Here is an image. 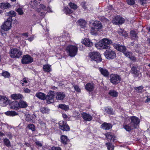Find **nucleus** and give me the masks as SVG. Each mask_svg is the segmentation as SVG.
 Instances as JSON below:
<instances>
[{"instance_id": "473e14b6", "label": "nucleus", "mask_w": 150, "mask_h": 150, "mask_svg": "<svg viewBox=\"0 0 150 150\" xmlns=\"http://www.w3.org/2000/svg\"><path fill=\"white\" fill-rule=\"evenodd\" d=\"M43 70L45 72L49 73L52 71L51 65L49 64H45L43 65Z\"/></svg>"}, {"instance_id": "39448f33", "label": "nucleus", "mask_w": 150, "mask_h": 150, "mask_svg": "<svg viewBox=\"0 0 150 150\" xmlns=\"http://www.w3.org/2000/svg\"><path fill=\"white\" fill-rule=\"evenodd\" d=\"M110 78V82L114 85H117L122 80L121 76L117 74H111Z\"/></svg>"}, {"instance_id": "69168bd1", "label": "nucleus", "mask_w": 150, "mask_h": 150, "mask_svg": "<svg viewBox=\"0 0 150 150\" xmlns=\"http://www.w3.org/2000/svg\"><path fill=\"white\" fill-rule=\"evenodd\" d=\"M30 115H29V116L28 115L26 117V119H25V120L26 121H30V122L31 121L32 119L30 118Z\"/></svg>"}, {"instance_id": "423d86ee", "label": "nucleus", "mask_w": 150, "mask_h": 150, "mask_svg": "<svg viewBox=\"0 0 150 150\" xmlns=\"http://www.w3.org/2000/svg\"><path fill=\"white\" fill-rule=\"evenodd\" d=\"M10 56L13 58H19L22 54V52L16 48L11 49L9 51Z\"/></svg>"}, {"instance_id": "dca6fc26", "label": "nucleus", "mask_w": 150, "mask_h": 150, "mask_svg": "<svg viewBox=\"0 0 150 150\" xmlns=\"http://www.w3.org/2000/svg\"><path fill=\"white\" fill-rule=\"evenodd\" d=\"M95 84L93 82L87 83L85 86V88L89 92L92 91L94 89Z\"/></svg>"}, {"instance_id": "72a5a7b5", "label": "nucleus", "mask_w": 150, "mask_h": 150, "mask_svg": "<svg viewBox=\"0 0 150 150\" xmlns=\"http://www.w3.org/2000/svg\"><path fill=\"white\" fill-rule=\"evenodd\" d=\"M36 96L38 98L44 100L46 99L45 94L43 93L39 92L36 93Z\"/></svg>"}, {"instance_id": "bb28decb", "label": "nucleus", "mask_w": 150, "mask_h": 150, "mask_svg": "<svg viewBox=\"0 0 150 150\" xmlns=\"http://www.w3.org/2000/svg\"><path fill=\"white\" fill-rule=\"evenodd\" d=\"M56 94V99L58 100H62L65 96V93L62 92H57Z\"/></svg>"}, {"instance_id": "de8ad7c7", "label": "nucleus", "mask_w": 150, "mask_h": 150, "mask_svg": "<svg viewBox=\"0 0 150 150\" xmlns=\"http://www.w3.org/2000/svg\"><path fill=\"white\" fill-rule=\"evenodd\" d=\"M28 128L33 131H35V127L34 125L32 124H29L27 125Z\"/></svg>"}, {"instance_id": "a878e982", "label": "nucleus", "mask_w": 150, "mask_h": 150, "mask_svg": "<svg viewBox=\"0 0 150 150\" xmlns=\"http://www.w3.org/2000/svg\"><path fill=\"white\" fill-rule=\"evenodd\" d=\"M123 127L128 132H129L133 129H135L130 123L128 124H126L125 122L124 123L123 125Z\"/></svg>"}, {"instance_id": "ddd939ff", "label": "nucleus", "mask_w": 150, "mask_h": 150, "mask_svg": "<svg viewBox=\"0 0 150 150\" xmlns=\"http://www.w3.org/2000/svg\"><path fill=\"white\" fill-rule=\"evenodd\" d=\"M10 100L5 96L0 95V105L2 106H5L8 105Z\"/></svg>"}, {"instance_id": "a211bd4d", "label": "nucleus", "mask_w": 150, "mask_h": 150, "mask_svg": "<svg viewBox=\"0 0 150 150\" xmlns=\"http://www.w3.org/2000/svg\"><path fill=\"white\" fill-rule=\"evenodd\" d=\"M98 70L100 74L103 76L105 77H108L110 75V73L108 70L105 68L99 67Z\"/></svg>"}, {"instance_id": "7c9ffc66", "label": "nucleus", "mask_w": 150, "mask_h": 150, "mask_svg": "<svg viewBox=\"0 0 150 150\" xmlns=\"http://www.w3.org/2000/svg\"><path fill=\"white\" fill-rule=\"evenodd\" d=\"M11 6L10 4L8 2H3L0 4V8L2 9L9 8Z\"/></svg>"}, {"instance_id": "f03ea898", "label": "nucleus", "mask_w": 150, "mask_h": 150, "mask_svg": "<svg viewBox=\"0 0 150 150\" xmlns=\"http://www.w3.org/2000/svg\"><path fill=\"white\" fill-rule=\"evenodd\" d=\"M93 26L91 29V33L92 35H96L97 32L102 28V23L99 21H95L93 24Z\"/></svg>"}, {"instance_id": "9b49d317", "label": "nucleus", "mask_w": 150, "mask_h": 150, "mask_svg": "<svg viewBox=\"0 0 150 150\" xmlns=\"http://www.w3.org/2000/svg\"><path fill=\"white\" fill-rule=\"evenodd\" d=\"M12 21L7 19L1 26V29L4 31H7L11 27Z\"/></svg>"}, {"instance_id": "1a4fd4ad", "label": "nucleus", "mask_w": 150, "mask_h": 150, "mask_svg": "<svg viewBox=\"0 0 150 150\" xmlns=\"http://www.w3.org/2000/svg\"><path fill=\"white\" fill-rule=\"evenodd\" d=\"M129 119L131 120L130 123L135 129L137 128L140 122L139 119L135 116H131L130 117Z\"/></svg>"}, {"instance_id": "20e7f679", "label": "nucleus", "mask_w": 150, "mask_h": 150, "mask_svg": "<svg viewBox=\"0 0 150 150\" xmlns=\"http://www.w3.org/2000/svg\"><path fill=\"white\" fill-rule=\"evenodd\" d=\"M89 57L91 60L96 62L98 63L102 61V59L100 54L97 52H90L89 54Z\"/></svg>"}, {"instance_id": "0eeeda50", "label": "nucleus", "mask_w": 150, "mask_h": 150, "mask_svg": "<svg viewBox=\"0 0 150 150\" xmlns=\"http://www.w3.org/2000/svg\"><path fill=\"white\" fill-rule=\"evenodd\" d=\"M104 54L106 58L109 59H114L116 57L115 51L110 49L107 50Z\"/></svg>"}, {"instance_id": "338daca9", "label": "nucleus", "mask_w": 150, "mask_h": 150, "mask_svg": "<svg viewBox=\"0 0 150 150\" xmlns=\"http://www.w3.org/2000/svg\"><path fill=\"white\" fill-rule=\"evenodd\" d=\"M1 35L4 37H5L6 36V33L4 31H1Z\"/></svg>"}, {"instance_id": "4468645a", "label": "nucleus", "mask_w": 150, "mask_h": 150, "mask_svg": "<svg viewBox=\"0 0 150 150\" xmlns=\"http://www.w3.org/2000/svg\"><path fill=\"white\" fill-rule=\"evenodd\" d=\"M112 45L115 49L118 51L123 53V54L127 50L126 47L125 46L121 45L115 43H113L112 44Z\"/></svg>"}, {"instance_id": "ea45409f", "label": "nucleus", "mask_w": 150, "mask_h": 150, "mask_svg": "<svg viewBox=\"0 0 150 150\" xmlns=\"http://www.w3.org/2000/svg\"><path fill=\"white\" fill-rule=\"evenodd\" d=\"M105 145L107 146L108 150H114V145L111 142H108L105 143Z\"/></svg>"}, {"instance_id": "c756f323", "label": "nucleus", "mask_w": 150, "mask_h": 150, "mask_svg": "<svg viewBox=\"0 0 150 150\" xmlns=\"http://www.w3.org/2000/svg\"><path fill=\"white\" fill-rule=\"evenodd\" d=\"M105 112L107 114L111 115H114V112L113 109L110 106L105 107L104 108Z\"/></svg>"}, {"instance_id": "bf43d9fd", "label": "nucleus", "mask_w": 150, "mask_h": 150, "mask_svg": "<svg viewBox=\"0 0 150 150\" xmlns=\"http://www.w3.org/2000/svg\"><path fill=\"white\" fill-rule=\"evenodd\" d=\"M139 2L141 3L142 5H144L146 3V1L147 0H138Z\"/></svg>"}, {"instance_id": "603ef678", "label": "nucleus", "mask_w": 150, "mask_h": 150, "mask_svg": "<svg viewBox=\"0 0 150 150\" xmlns=\"http://www.w3.org/2000/svg\"><path fill=\"white\" fill-rule=\"evenodd\" d=\"M119 34L125 37V38L127 37L128 35V33H126L124 31H123L122 32H119Z\"/></svg>"}, {"instance_id": "f3484780", "label": "nucleus", "mask_w": 150, "mask_h": 150, "mask_svg": "<svg viewBox=\"0 0 150 150\" xmlns=\"http://www.w3.org/2000/svg\"><path fill=\"white\" fill-rule=\"evenodd\" d=\"M10 97L12 99L16 100H23L24 99V97L23 95L20 93H15L11 95Z\"/></svg>"}, {"instance_id": "e433bc0d", "label": "nucleus", "mask_w": 150, "mask_h": 150, "mask_svg": "<svg viewBox=\"0 0 150 150\" xmlns=\"http://www.w3.org/2000/svg\"><path fill=\"white\" fill-rule=\"evenodd\" d=\"M58 107L63 110L66 111L69 110V106L65 104H59L58 105Z\"/></svg>"}, {"instance_id": "6ab92c4d", "label": "nucleus", "mask_w": 150, "mask_h": 150, "mask_svg": "<svg viewBox=\"0 0 150 150\" xmlns=\"http://www.w3.org/2000/svg\"><path fill=\"white\" fill-rule=\"evenodd\" d=\"M124 54L126 57L128 58L134 62H136L137 58L131 52L126 51Z\"/></svg>"}, {"instance_id": "49530a36", "label": "nucleus", "mask_w": 150, "mask_h": 150, "mask_svg": "<svg viewBox=\"0 0 150 150\" xmlns=\"http://www.w3.org/2000/svg\"><path fill=\"white\" fill-rule=\"evenodd\" d=\"M1 76H4L5 78H9L11 76L10 73L6 71L2 72L1 73Z\"/></svg>"}, {"instance_id": "4be33fe9", "label": "nucleus", "mask_w": 150, "mask_h": 150, "mask_svg": "<svg viewBox=\"0 0 150 150\" xmlns=\"http://www.w3.org/2000/svg\"><path fill=\"white\" fill-rule=\"evenodd\" d=\"M60 142L64 145L68 144L70 142V140L67 136L65 135H62L60 137Z\"/></svg>"}, {"instance_id": "79ce46f5", "label": "nucleus", "mask_w": 150, "mask_h": 150, "mask_svg": "<svg viewBox=\"0 0 150 150\" xmlns=\"http://www.w3.org/2000/svg\"><path fill=\"white\" fill-rule=\"evenodd\" d=\"M68 5L71 9H73L74 10H76L78 7V6L76 4L73 2H70L69 3Z\"/></svg>"}, {"instance_id": "58836bf2", "label": "nucleus", "mask_w": 150, "mask_h": 150, "mask_svg": "<svg viewBox=\"0 0 150 150\" xmlns=\"http://www.w3.org/2000/svg\"><path fill=\"white\" fill-rule=\"evenodd\" d=\"M4 145L7 147H11V149L13 148V147L11 144V143L8 139L7 138H5L4 139Z\"/></svg>"}, {"instance_id": "393cba45", "label": "nucleus", "mask_w": 150, "mask_h": 150, "mask_svg": "<svg viewBox=\"0 0 150 150\" xmlns=\"http://www.w3.org/2000/svg\"><path fill=\"white\" fill-rule=\"evenodd\" d=\"M112 127V125L110 123L104 122L100 125V128L104 130H108L110 129Z\"/></svg>"}, {"instance_id": "c03bdc74", "label": "nucleus", "mask_w": 150, "mask_h": 150, "mask_svg": "<svg viewBox=\"0 0 150 150\" xmlns=\"http://www.w3.org/2000/svg\"><path fill=\"white\" fill-rule=\"evenodd\" d=\"M143 88V87L142 86H139V87H135L134 88V89L137 92L141 93H142Z\"/></svg>"}, {"instance_id": "052dcab7", "label": "nucleus", "mask_w": 150, "mask_h": 150, "mask_svg": "<svg viewBox=\"0 0 150 150\" xmlns=\"http://www.w3.org/2000/svg\"><path fill=\"white\" fill-rule=\"evenodd\" d=\"M24 91L25 93H29L30 92L31 90L28 88H25L24 89Z\"/></svg>"}, {"instance_id": "8fccbe9b", "label": "nucleus", "mask_w": 150, "mask_h": 150, "mask_svg": "<svg viewBox=\"0 0 150 150\" xmlns=\"http://www.w3.org/2000/svg\"><path fill=\"white\" fill-rule=\"evenodd\" d=\"M127 4L129 5L132 6L135 4L134 0H126Z\"/></svg>"}, {"instance_id": "09e8293b", "label": "nucleus", "mask_w": 150, "mask_h": 150, "mask_svg": "<svg viewBox=\"0 0 150 150\" xmlns=\"http://www.w3.org/2000/svg\"><path fill=\"white\" fill-rule=\"evenodd\" d=\"M15 11L20 15H22L24 13L23 10L20 7L18 8L17 9H16Z\"/></svg>"}, {"instance_id": "f704fd0d", "label": "nucleus", "mask_w": 150, "mask_h": 150, "mask_svg": "<svg viewBox=\"0 0 150 150\" xmlns=\"http://www.w3.org/2000/svg\"><path fill=\"white\" fill-rule=\"evenodd\" d=\"M131 71L132 74H134V77H136L138 76L139 74L137 69V68L135 66H133L131 68Z\"/></svg>"}, {"instance_id": "0e129e2a", "label": "nucleus", "mask_w": 150, "mask_h": 150, "mask_svg": "<svg viewBox=\"0 0 150 150\" xmlns=\"http://www.w3.org/2000/svg\"><path fill=\"white\" fill-rule=\"evenodd\" d=\"M146 99L145 102L146 103H148L150 101V96H146Z\"/></svg>"}, {"instance_id": "b1692460", "label": "nucleus", "mask_w": 150, "mask_h": 150, "mask_svg": "<svg viewBox=\"0 0 150 150\" xmlns=\"http://www.w3.org/2000/svg\"><path fill=\"white\" fill-rule=\"evenodd\" d=\"M18 104V102L16 100L10 102L9 103L11 108L14 110H19V105Z\"/></svg>"}, {"instance_id": "680f3d73", "label": "nucleus", "mask_w": 150, "mask_h": 150, "mask_svg": "<svg viewBox=\"0 0 150 150\" xmlns=\"http://www.w3.org/2000/svg\"><path fill=\"white\" fill-rule=\"evenodd\" d=\"M35 144L39 147H41L42 146V144L39 141L35 142Z\"/></svg>"}, {"instance_id": "9d476101", "label": "nucleus", "mask_w": 150, "mask_h": 150, "mask_svg": "<svg viewBox=\"0 0 150 150\" xmlns=\"http://www.w3.org/2000/svg\"><path fill=\"white\" fill-rule=\"evenodd\" d=\"M59 128L63 131H68L70 130V127L66 122L60 121L59 122Z\"/></svg>"}, {"instance_id": "412c9836", "label": "nucleus", "mask_w": 150, "mask_h": 150, "mask_svg": "<svg viewBox=\"0 0 150 150\" xmlns=\"http://www.w3.org/2000/svg\"><path fill=\"white\" fill-rule=\"evenodd\" d=\"M107 140L111 142H113L115 140V135L111 132H108L105 134Z\"/></svg>"}, {"instance_id": "6e6d98bb", "label": "nucleus", "mask_w": 150, "mask_h": 150, "mask_svg": "<svg viewBox=\"0 0 150 150\" xmlns=\"http://www.w3.org/2000/svg\"><path fill=\"white\" fill-rule=\"evenodd\" d=\"M81 5L82 7L85 9H86L87 8L86 7V2L85 1L82 2L81 4Z\"/></svg>"}, {"instance_id": "c9c22d12", "label": "nucleus", "mask_w": 150, "mask_h": 150, "mask_svg": "<svg viewBox=\"0 0 150 150\" xmlns=\"http://www.w3.org/2000/svg\"><path fill=\"white\" fill-rule=\"evenodd\" d=\"M108 94L112 97H116L118 96V93L115 90H110L109 91Z\"/></svg>"}, {"instance_id": "f257e3e1", "label": "nucleus", "mask_w": 150, "mask_h": 150, "mask_svg": "<svg viewBox=\"0 0 150 150\" xmlns=\"http://www.w3.org/2000/svg\"><path fill=\"white\" fill-rule=\"evenodd\" d=\"M113 44L112 41L108 39L104 38L95 44L96 47L98 49H107L109 48V45Z\"/></svg>"}, {"instance_id": "e2e57ef3", "label": "nucleus", "mask_w": 150, "mask_h": 150, "mask_svg": "<svg viewBox=\"0 0 150 150\" xmlns=\"http://www.w3.org/2000/svg\"><path fill=\"white\" fill-rule=\"evenodd\" d=\"M40 7L41 9H43L44 10L46 9V6L43 4H40Z\"/></svg>"}, {"instance_id": "774afa93", "label": "nucleus", "mask_w": 150, "mask_h": 150, "mask_svg": "<svg viewBox=\"0 0 150 150\" xmlns=\"http://www.w3.org/2000/svg\"><path fill=\"white\" fill-rule=\"evenodd\" d=\"M22 35L24 37H25L27 38L28 36V33H22Z\"/></svg>"}, {"instance_id": "5701e85b", "label": "nucleus", "mask_w": 150, "mask_h": 150, "mask_svg": "<svg viewBox=\"0 0 150 150\" xmlns=\"http://www.w3.org/2000/svg\"><path fill=\"white\" fill-rule=\"evenodd\" d=\"M82 43L87 47H91L93 45V42L89 38H85L81 42Z\"/></svg>"}, {"instance_id": "7ed1b4c3", "label": "nucleus", "mask_w": 150, "mask_h": 150, "mask_svg": "<svg viewBox=\"0 0 150 150\" xmlns=\"http://www.w3.org/2000/svg\"><path fill=\"white\" fill-rule=\"evenodd\" d=\"M78 48L77 47L71 45H68L66 48L67 52L69 56L74 57L77 54Z\"/></svg>"}, {"instance_id": "cd10ccee", "label": "nucleus", "mask_w": 150, "mask_h": 150, "mask_svg": "<svg viewBox=\"0 0 150 150\" xmlns=\"http://www.w3.org/2000/svg\"><path fill=\"white\" fill-rule=\"evenodd\" d=\"M18 104L19 105V109L20 108H25L28 106L27 103L23 100H19Z\"/></svg>"}, {"instance_id": "2f4dec72", "label": "nucleus", "mask_w": 150, "mask_h": 150, "mask_svg": "<svg viewBox=\"0 0 150 150\" xmlns=\"http://www.w3.org/2000/svg\"><path fill=\"white\" fill-rule=\"evenodd\" d=\"M130 34L131 39L135 40L138 39L137 33L134 30H131L130 32Z\"/></svg>"}, {"instance_id": "864d4df0", "label": "nucleus", "mask_w": 150, "mask_h": 150, "mask_svg": "<svg viewBox=\"0 0 150 150\" xmlns=\"http://www.w3.org/2000/svg\"><path fill=\"white\" fill-rule=\"evenodd\" d=\"M62 116L65 121H67L69 120V118L66 114H62Z\"/></svg>"}, {"instance_id": "2eb2a0df", "label": "nucleus", "mask_w": 150, "mask_h": 150, "mask_svg": "<svg viewBox=\"0 0 150 150\" xmlns=\"http://www.w3.org/2000/svg\"><path fill=\"white\" fill-rule=\"evenodd\" d=\"M54 91H51L46 97L47 102L48 103H52L54 101Z\"/></svg>"}, {"instance_id": "4c0bfd02", "label": "nucleus", "mask_w": 150, "mask_h": 150, "mask_svg": "<svg viewBox=\"0 0 150 150\" xmlns=\"http://www.w3.org/2000/svg\"><path fill=\"white\" fill-rule=\"evenodd\" d=\"M5 114L6 115L9 116H14L18 115V113L15 111H7L5 112Z\"/></svg>"}, {"instance_id": "3c124183", "label": "nucleus", "mask_w": 150, "mask_h": 150, "mask_svg": "<svg viewBox=\"0 0 150 150\" xmlns=\"http://www.w3.org/2000/svg\"><path fill=\"white\" fill-rule=\"evenodd\" d=\"M28 82V81L26 79L25 77H24L23 80H21L20 82V83L22 84V86H24L25 84L27 83Z\"/></svg>"}, {"instance_id": "37998d69", "label": "nucleus", "mask_w": 150, "mask_h": 150, "mask_svg": "<svg viewBox=\"0 0 150 150\" xmlns=\"http://www.w3.org/2000/svg\"><path fill=\"white\" fill-rule=\"evenodd\" d=\"M78 23L80 26L83 27L85 26L86 23L84 20L80 19L78 21Z\"/></svg>"}, {"instance_id": "c85d7f7f", "label": "nucleus", "mask_w": 150, "mask_h": 150, "mask_svg": "<svg viewBox=\"0 0 150 150\" xmlns=\"http://www.w3.org/2000/svg\"><path fill=\"white\" fill-rule=\"evenodd\" d=\"M16 15V13L13 11H10L7 13V16H9L8 18L7 19L12 22L13 17H15Z\"/></svg>"}, {"instance_id": "13d9d810", "label": "nucleus", "mask_w": 150, "mask_h": 150, "mask_svg": "<svg viewBox=\"0 0 150 150\" xmlns=\"http://www.w3.org/2000/svg\"><path fill=\"white\" fill-rule=\"evenodd\" d=\"M39 123L41 126L45 127H46V124L43 121L41 120L39 121Z\"/></svg>"}, {"instance_id": "6e6552de", "label": "nucleus", "mask_w": 150, "mask_h": 150, "mask_svg": "<svg viewBox=\"0 0 150 150\" xmlns=\"http://www.w3.org/2000/svg\"><path fill=\"white\" fill-rule=\"evenodd\" d=\"M34 61L33 59L30 55L27 54L23 55L21 59V63L23 64H28Z\"/></svg>"}, {"instance_id": "aec40b11", "label": "nucleus", "mask_w": 150, "mask_h": 150, "mask_svg": "<svg viewBox=\"0 0 150 150\" xmlns=\"http://www.w3.org/2000/svg\"><path fill=\"white\" fill-rule=\"evenodd\" d=\"M81 117L83 120L86 121H90L92 120L93 117L91 115L85 112H83L81 113Z\"/></svg>"}, {"instance_id": "5fc2aeb1", "label": "nucleus", "mask_w": 150, "mask_h": 150, "mask_svg": "<svg viewBox=\"0 0 150 150\" xmlns=\"http://www.w3.org/2000/svg\"><path fill=\"white\" fill-rule=\"evenodd\" d=\"M74 88L76 92L78 93H80L81 92V90L78 85H76L75 86Z\"/></svg>"}, {"instance_id": "a19ab883", "label": "nucleus", "mask_w": 150, "mask_h": 150, "mask_svg": "<svg viewBox=\"0 0 150 150\" xmlns=\"http://www.w3.org/2000/svg\"><path fill=\"white\" fill-rule=\"evenodd\" d=\"M63 11H64L66 15L70 14L73 12V11L72 10L67 6L64 7Z\"/></svg>"}, {"instance_id": "a18cd8bd", "label": "nucleus", "mask_w": 150, "mask_h": 150, "mask_svg": "<svg viewBox=\"0 0 150 150\" xmlns=\"http://www.w3.org/2000/svg\"><path fill=\"white\" fill-rule=\"evenodd\" d=\"M50 109L46 107H43L40 108V112L43 114H48Z\"/></svg>"}, {"instance_id": "4d7b16f0", "label": "nucleus", "mask_w": 150, "mask_h": 150, "mask_svg": "<svg viewBox=\"0 0 150 150\" xmlns=\"http://www.w3.org/2000/svg\"><path fill=\"white\" fill-rule=\"evenodd\" d=\"M51 150H62L61 147L58 146L55 147L53 146L51 147Z\"/></svg>"}, {"instance_id": "f8f14e48", "label": "nucleus", "mask_w": 150, "mask_h": 150, "mask_svg": "<svg viewBox=\"0 0 150 150\" xmlns=\"http://www.w3.org/2000/svg\"><path fill=\"white\" fill-rule=\"evenodd\" d=\"M112 23L115 25L122 24L125 22L124 19L120 16H116L112 20Z\"/></svg>"}]
</instances>
